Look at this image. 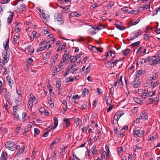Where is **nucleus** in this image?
<instances>
[{
    "mask_svg": "<svg viewBox=\"0 0 160 160\" xmlns=\"http://www.w3.org/2000/svg\"><path fill=\"white\" fill-rule=\"evenodd\" d=\"M2 57L3 59L2 62L0 61V62L1 63V65L2 67L5 64L7 63L8 61L9 58V55L7 53V52L6 50H3L2 53Z\"/></svg>",
    "mask_w": 160,
    "mask_h": 160,
    "instance_id": "f257e3e1",
    "label": "nucleus"
},
{
    "mask_svg": "<svg viewBox=\"0 0 160 160\" xmlns=\"http://www.w3.org/2000/svg\"><path fill=\"white\" fill-rule=\"evenodd\" d=\"M54 17L56 20V22L57 21L58 24L59 25L63 24L64 20L62 17V15L59 13H56L54 15Z\"/></svg>",
    "mask_w": 160,
    "mask_h": 160,
    "instance_id": "f03ea898",
    "label": "nucleus"
},
{
    "mask_svg": "<svg viewBox=\"0 0 160 160\" xmlns=\"http://www.w3.org/2000/svg\"><path fill=\"white\" fill-rule=\"evenodd\" d=\"M43 22L44 23H47L48 22L50 19L49 14L47 11L44 10L42 11L41 14Z\"/></svg>",
    "mask_w": 160,
    "mask_h": 160,
    "instance_id": "7ed1b4c3",
    "label": "nucleus"
},
{
    "mask_svg": "<svg viewBox=\"0 0 160 160\" xmlns=\"http://www.w3.org/2000/svg\"><path fill=\"white\" fill-rule=\"evenodd\" d=\"M30 96H31V98L28 99V109L31 110L33 106V103H37V99H36V98L33 96L32 97L31 95H30Z\"/></svg>",
    "mask_w": 160,
    "mask_h": 160,
    "instance_id": "20e7f679",
    "label": "nucleus"
},
{
    "mask_svg": "<svg viewBox=\"0 0 160 160\" xmlns=\"http://www.w3.org/2000/svg\"><path fill=\"white\" fill-rule=\"evenodd\" d=\"M133 133L134 137H141L143 136L144 131L143 130L135 129L133 130Z\"/></svg>",
    "mask_w": 160,
    "mask_h": 160,
    "instance_id": "39448f33",
    "label": "nucleus"
},
{
    "mask_svg": "<svg viewBox=\"0 0 160 160\" xmlns=\"http://www.w3.org/2000/svg\"><path fill=\"white\" fill-rule=\"evenodd\" d=\"M5 147L11 151H14L15 148V144L13 142L8 141L5 144Z\"/></svg>",
    "mask_w": 160,
    "mask_h": 160,
    "instance_id": "423d86ee",
    "label": "nucleus"
},
{
    "mask_svg": "<svg viewBox=\"0 0 160 160\" xmlns=\"http://www.w3.org/2000/svg\"><path fill=\"white\" fill-rule=\"evenodd\" d=\"M153 57V59H152V62L150 64L152 65L155 66L156 64H158L160 63V57H158L157 56H152Z\"/></svg>",
    "mask_w": 160,
    "mask_h": 160,
    "instance_id": "0eeeda50",
    "label": "nucleus"
},
{
    "mask_svg": "<svg viewBox=\"0 0 160 160\" xmlns=\"http://www.w3.org/2000/svg\"><path fill=\"white\" fill-rule=\"evenodd\" d=\"M135 34L134 35V36L133 37H131L129 39H128L129 41L132 40L134 39L135 38H137L138 36H140L142 34V32L141 30L139 29L136 31L135 32Z\"/></svg>",
    "mask_w": 160,
    "mask_h": 160,
    "instance_id": "6e6552de",
    "label": "nucleus"
},
{
    "mask_svg": "<svg viewBox=\"0 0 160 160\" xmlns=\"http://www.w3.org/2000/svg\"><path fill=\"white\" fill-rule=\"evenodd\" d=\"M134 81L131 82V85L134 88H138L139 86V83H137V84H135V82H138V78L137 77H135L134 78Z\"/></svg>",
    "mask_w": 160,
    "mask_h": 160,
    "instance_id": "1a4fd4ad",
    "label": "nucleus"
},
{
    "mask_svg": "<svg viewBox=\"0 0 160 160\" xmlns=\"http://www.w3.org/2000/svg\"><path fill=\"white\" fill-rule=\"evenodd\" d=\"M138 93H141V94L142 93V94L140 95V96L143 98H145L146 97H148V92L147 91L146 92V91H142V90H139Z\"/></svg>",
    "mask_w": 160,
    "mask_h": 160,
    "instance_id": "9d476101",
    "label": "nucleus"
},
{
    "mask_svg": "<svg viewBox=\"0 0 160 160\" xmlns=\"http://www.w3.org/2000/svg\"><path fill=\"white\" fill-rule=\"evenodd\" d=\"M8 154L5 151H3L0 157V160H7Z\"/></svg>",
    "mask_w": 160,
    "mask_h": 160,
    "instance_id": "9b49d317",
    "label": "nucleus"
},
{
    "mask_svg": "<svg viewBox=\"0 0 160 160\" xmlns=\"http://www.w3.org/2000/svg\"><path fill=\"white\" fill-rule=\"evenodd\" d=\"M159 100L158 98L157 97L149 98L148 101V104H151L154 102H157Z\"/></svg>",
    "mask_w": 160,
    "mask_h": 160,
    "instance_id": "f8f14e48",
    "label": "nucleus"
},
{
    "mask_svg": "<svg viewBox=\"0 0 160 160\" xmlns=\"http://www.w3.org/2000/svg\"><path fill=\"white\" fill-rule=\"evenodd\" d=\"M148 119V117L145 112H142L140 115L138 119L147 120Z\"/></svg>",
    "mask_w": 160,
    "mask_h": 160,
    "instance_id": "ddd939ff",
    "label": "nucleus"
},
{
    "mask_svg": "<svg viewBox=\"0 0 160 160\" xmlns=\"http://www.w3.org/2000/svg\"><path fill=\"white\" fill-rule=\"evenodd\" d=\"M72 57V56L71 55H69L66 53H64L63 55V59H62L63 62H66L68 59L71 58Z\"/></svg>",
    "mask_w": 160,
    "mask_h": 160,
    "instance_id": "4468645a",
    "label": "nucleus"
},
{
    "mask_svg": "<svg viewBox=\"0 0 160 160\" xmlns=\"http://www.w3.org/2000/svg\"><path fill=\"white\" fill-rule=\"evenodd\" d=\"M6 79L8 82V84L10 87V88H12V85L13 83V81L11 79V78L9 76L6 77Z\"/></svg>",
    "mask_w": 160,
    "mask_h": 160,
    "instance_id": "2eb2a0df",
    "label": "nucleus"
},
{
    "mask_svg": "<svg viewBox=\"0 0 160 160\" xmlns=\"http://www.w3.org/2000/svg\"><path fill=\"white\" fill-rule=\"evenodd\" d=\"M13 13L12 12H11L8 18V22L9 24H10L12 22Z\"/></svg>",
    "mask_w": 160,
    "mask_h": 160,
    "instance_id": "dca6fc26",
    "label": "nucleus"
},
{
    "mask_svg": "<svg viewBox=\"0 0 160 160\" xmlns=\"http://www.w3.org/2000/svg\"><path fill=\"white\" fill-rule=\"evenodd\" d=\"M60 141V139L59 138H57L54 140L53 142L51 143L50 146V148L51 149H52V148L53 147L54 144L56 143H57L58 142H59Z\"/></svg>",
    "mask_w": 160,
    "mask_h": 160,
    "instance_id": "f3484780",
    "label": "nucleus"
},
{
    "mask_svg": "<svg viewBox=\"0 0 160 160\" xmlns=\"http://www.w3.org/2000/svg\"><path fill=\"white\" fill-rule=\"evenodd\" d=\"M153 59V57L152 56L148 57L147 58L145 59H143L142 60L145 63H147L149 61H150V62H152V59Z\"/></svg>",
    "mask_w": 160,
    "mask_h": 160,
    "instance_id": "a211bd4d",
    "label": "nucleus"
},
{
    "mask_svg": "<svg viewBox=\"0 0 160 160\" xmlns=\"http://www.w3.org/2000/svg\"><path fill=\"white\" fill-rule=\"evenodd\" d=\"M134 101L136 103L142 104L143 103L141 101L140 99L138 98L137 97H134L133 98Z\"/></svg>",
    "mask_w": 160,
    "mask_h": 160,
    "instance_id": "6ab92c4d",
    "label": "nucleus"
},
{
    "mask_svg": "<svg viewBox=\"0 0 160 160\" xmlns=\"http://www.w3.org/2000/svg\"><path fill=\"white\" fill-rule=\"evenodd\" d=\"M89 92V90L88 89L86 88H84L82 92V95L83 97H85L86 94H88Z\"/></svg>",
    "mask_w": 160,
    "mask_h": 160,
    "instance_id": "aec40b11",
    "label": "nucleus"
},
{
    "mask_svg": "<svg viewBox=\"0 0 160 160\" xmlns=\"http://www.w3.org/2000/svg\"><path fill=\"white\" fill-rule=\"evenodd\" d=\"M80 15H81V14H80L79 13H78L77 12H73L70 14V16H71L72 17H79Z\"/></svg>",
    "mask_w": 160,
    "mask_h": 160,
    "instance_id": "412c9836",
    "label": "nucleus"
},
{
    "mask_svg": "<svg viewBox=\"0 0 160 160\" xmlns=\"http://www.w3.org/2000/svg\"><path fill=\"white\" fill-rule=\"evenodd\" d=\"M2 74L4 75L8 74L9 73L8 69L6 68L5 67L2 69Z\"/></svg>",
    "mask_w": 160,
    "mask_h": 160,
    "instance_id": "4be33fe9",
    "label": "nucleus"
},
{
    "mask_svg": "<svg viewBox=\"0 0 160 160\" xmlns=\"http://www.w3.org/2000/svg\"><path fill=\"white\" fill-rule=\"evenodd\" d=\"M147 83H149L150 84V88L152 89L154 88L158 85V83L157 82H155L152 83V82L150 81H148Z\"/></svg>",
    "mask_w": 160,
    "mask_h": 160,
    "instance_id": "5701e85b",
    "label": "nucleus"
},
{
    "mask_svg": "<svg viewBox=\"0 0 160 160\" xmlns=\"http://www.w3.org/2000/svg\"><path fill=\"white\" fill-rule=\"evenodd\" d=\"M54 127L52 129V130L55 129L57 127L58 124V120L57 118H55L54 119Z\"/></svg>",
    "mask_w": 160,
    "mask_h": 160,
    "instance_id": "b1692460",
    "label": "nucleus"
},
{
    "mask_svg": "<svg viewBox=\"0 0 160 160\" xmlns=\"http://www.w3.org/2000/svg\"><path fill=\"white\" fill-rule=\"evenodd\" d=\"M76 79V77H73V78H72L71 77H69L68 78L66 79V82L68 83L69 82H72L74 79Z\"/></svg>",
    "mask_w": 160,
    "mask_h": 160,
    "instance_id": "393cba45",
    "label": "nucleus"
},
{
    "mask_svg": "<svg viewBox=\"0 0 160 160\" xmlns=\"http://www.w3.org/2000/svg\"><path fill=\"white\" fill-rule=\"evenodd\" d=\"M147 91L148 92V95L149 97H152L153 96H154L155 94L156 93V91H150L148 92V90H147Z\"/></svg>",
    "mask_w": 160,
    "mask_h": 160,
    "instance_id": "a878e982",
    "label": "nucleus"
},
{
    "mask_svg": "<svg viewBox=\"0 0 160 160\" xmlns=\"http://www.w3.org/2000/svg\"><path fill=\"white\" fill-rule=\"evenodd\" d=\"M150 35V33L149 32H146L144 34L143 38L146 40H147L149 39V36Z\"/></svg>",
    "mask_w": 160,
    "mask_h": 160,
    "instance_id": "bb28decb",
    "label": "nucleus"
},
{
    "mask_svg": "<svg viewBox=\"0 0 160 160\" xmlns=\"http://www.w3.org/2000/svg\"><path fill=\"white\" fill-rule=\"evenodd\" d=\"M18 8L19 11L21 12H22L25 9V5L23 4L20 5L19 6Z\"/></svg>",
    "mask_w": 160,
    "mask_h": 160,
    "instance_id": "cd10ccee",
    "label": "nucleus"
},
{
    "mask_svg": "<svg viewBox=\"0 0 160 160\" xmlns=\"http://www.w3.org/2000/svg\"><path fill=\"white\" fill-rule=\"evenodd\" d=\"M115 2L111 1L109 4L107 6V9H109L111 8L114 4Z\"/></svg>",
    "mask_w": 160,
    "mask_h": 160,
    "instance_id": "c85d7f7f",
    "label": "nucleus"
},
{
    "mask_svg": "<svg viewBox=\"0 0 160 160\" xmlns=\"http://www.w3.org/2000/svg\"><path fill=\"white\" fill-rule=\"evenodd\" d=\"M90 48L91 49V50L92 52L95 53L97 52V48L92 45H90Z\"/></svg>",
    "mask_w": 160,
    "mask_h": 160,
    "instance_id": "c756f323",
    "label": "nucleus"
},
{
    "mask_svg": "<svg viewBox=\"0 0 160 160\" xmlns=\"http://www.w3.org/2000/svg\"><path fill=\"white\" fill-rule=\"evenodd\" d=\"M158 76V75L157 73H155L153 75V76L152 77H150L149 78V81H152L154 80L157 78V77ZM149 81V80H148Z\"/></svg>",
    "mask_w": 160,
    "mask_h": 160,
    "instance_id": "7c9ffc66",
    "label": "nucleus"
},
{
    "mask_svg": "<svg viewBox=\"0 0 160 160\" xmlns=\"http://www.w3.org/2000/svg\"><path fill=\"white\" fill-rule=\"evenodd\" d=\"M22 125L20 124H19L18 125V126L17 127V128L16 129L15 133L17 134L19 132V131L20 130V129L21 128Z\"/></svg>",
    "mask_w": 160,
    "mask_h": 160,
    "instance_id": "2f4dec72",
    "label": "nucleus"
},
{
    "mask_svg": "<svg viewBox=\"0 0 160 160\" xmlns=\"http://www.w3.org/2000/svg\"><path fill=\"white\" fill-rule=\"evenodd\" d=\"M115 25L117 28L119 29V30H123L125 29L123 27L120 25H119L118 24H115Z\"/></svg>",
    "mask_w": 160,
    "mask_h": 160,
    "instance_id": "473e14b6",
    "label": "nucleus"
},
{
    "mask_svg": "<svg viewBox=\"0 0 160 160\" xmlns=\"http://www.w3.org/2000/svg\"><path fill=\"white\" fill-rule=\"evenodd\" d=\"M120 117L119 115V112H116L115 115H114V118L115 119L117 120L118 121L119 119L120 118Z\"/></svg>",
    "mask_w": 160,
    "mask_h": 160,
    "instance_id": "72a5a7b5",
    "label": "nucleus"
},
{
    "mask_svg": "<svg viewBox=\"0 0 160 160\" xmlns=\"http://www.w3.org/2000/svg\"><path fill=\"white\" fill-rule=\"evenodd\" d=\"M25 148V147L24 146H23L20 149L18 152H17L16 154L17 155H20V154H22V152L24 151V149Z\"/></svg>",
    "mask_w": 160,
    "mask_h": 160,
    "instance_id": "f704fd0d",
    "label": "nucleus"
},
{
    "mask_svg": "<svg viewBox=\"0 0 160 160\" xmlns=\"http://www.w3.org/2000/svg\"><path fill=\"white\" fill-rule=\"evenodd\" d=\"M131 50L130 49L128 48H127L125 51H124L122 53L123 54H124V56H126L128 55L130 52Z\"/></svg>",
    "mask_w": 160,
    "mask_h": 160,
    "instance_id": "c9c22d12",
    "label": "nucleus"
},
{
    "mask_svg": "<svg viewBox=\"0 0 160 160\" xmlns=\"http://www.w3.org/2000/svg\"><path fill=\"white\" fill-rule=\"evenodd\" d=\"M106 155V152L105 151L102 152L101 153V158L102 160H105V156Z\"/></svg>",
    "mask_w": 160,
    "mask_h": 160,
    "instance_id": "e433bc0d",
    "label": "nucleus"
},
{
    "mask_svg": "<svg viewBox=\"0 0 160 160\" xmlns=\"http://www.w3.org/2000/svg\"><path fill=\"white\" fill-rule=\"evenodd\" d=\"M19 37L17 35L14 36L13 41L14 42V44L17 43V41L19 39Z\"/></svg>",
    "mask_w": 160,
    "mask_h": 160,
    "instance_id": "4c0bfd02",
    "label": "nucleus"
},
{
    "mask_svg": "<svg viewBox=\"0 0 160 160\" xmlns=\"http://www.w3.org/2000/svg\"><path fill=\"white\" fill-rule=\"evenodd\" d=\"M80 108L83 109H86L87 108V103L86 102L83 103L82 105L80 106Z\"/></svg>",
    "mask_w": 160,
    "mask_h": 160,
    "instance_id": "58836bf2",
    "label": "nucleus"
},
{
    "mask_svg": "<svg viewBox=\"0 0 160 160\" xmlns=\"http://www.w3.org/2000/svg\"><path fill=\"white\" fill-rule=\"evenodd\" d=\"M105 66L108 68H110L112 67L111 62H108L105 63Z\"/></svg>",
    "mask_w": 160,
    "mask_h": 160,
    "instance_id": "ea45409f",
    "label": "nucleus"
},
{
    "mask_svg": "<svg viewBox=\"0 0 160 160\" xmlns=\"http://www.w3.org/2000/svg\"><path fill=\"white\" fill-rule=\"evenodd\" d=\"M140 43V42L138 41L132 43L131 45V46L132 47H134L138 46L139 45Z\"/></svg>",
    "mask_w": 160,
    "mask_h": 160,
    "instance_id": "a19ab883",
    "label": "nucleus"
},
{
    "mask_svg": "<svg viewBox=\"0 0 160 160\" xmlns=\"http://www.w3.org/2000/svg\"><path fill=\"white\" fill-rule=\"evenodd\" d=\"M122 9L123 11L125 12H126L127 13H129L130 12V10L131 9L130 8L128 9V8L127 7L123 8Z\"/></svg>",
    "mask_w": 160,
    "mask_h": 160,
    "instance_id": "79ce46f5",
    "label": "nucleus"
},
{
    "mask_svg": "<svg viewBox=\"0 0 160 160\" xmlns=\"http://www.w3.org/2000/svg\"><path fill=\"white\" fill-rule=\"evenodd\" d=\"M143 74V72L142 70H138V71H137V72H136V77H137V76H140L142 75Z\"/></svg>",
    "mask_w": 160,
    "mask_h": 160,
    "instance_id": "37998d69",
    "label": "nucleus"
},
{
    "mask_svg": "<svg viewBox=\"0 0 160 160\" xmlns=\"http://www.w3.org/2000/svg\"><path fill=\"white\" fill-rule=\"evenodd\" d=\"M59 71L60 70H58L57 68H55V70H54L53 72L52 73V76H55V74H57Z\"/></svg>",
    "mask_w": 160,
    "mask_h": 160,
    "instance_id": "c03bdc74",
    "label": "nucleus"
},
{
    "mask_svg": "<svg viewBox=\"0 0 160 160\" xmlns=\"http://www.w3.org/2000/svg\"><path fill=\"white\" fill-rule=\"evenodd\" d=\"M81 122V120L79 118H77L74 119V122L77 124L78 125H79Z\"/></svg>",
    "mask_w": 160,
    "mask_h": 160,
    "instance_id": "a18cd8bd",
    "label": "nucleus"
},
{
    "mask_svg": "<svg viewBox=\"0 0 160 160\" xmlns=\"http://www.w3.org/2000/svg\"><path fill=\"white\" fill-rule=\"evenodd\" d=\"M160 10V7H159L158 8H156L155 10V12L153 13L152 16H154L157 14L158 12Z\"/></svg>",
    "mask_w": 160,
    "mask_h": 160,
    "instance_id": "49530a36",
    "label": "nucleus"
},
{
    "mask_svg": "<svg viewBox=\"0 0 160 160\" xmlns=\"http://www.w3.org/2000/svg\"><path fill=\"white\" fill-rule=\"evenodd\" d=\"M56 88L58 89V90H60V87H61V82L59 81L58 82L56 83Z\"/></svg>",
    "mask_w": 160,
    "mask_h": 160,
    "instance_id": "de8ad7c7",
    "label": "nucleus"
},
{
    "mask_svg": "<svg viewBox=\"0 0 160 160\" xmlns=\"http://www.w3.org/2000/svg\"><path fill=\"white\" fill-rule=\"evenodd\" d=\"M50 55L51 52H48L45 55V56L44 57V58H45V59L48 58L49 57Z\"/></svg>",
    "mask_w": 160,
    "mask_h": 160,
    "instance_id": "09e8293b",
    "label": "nucleus"
},
{
    "mask_svg": "<svg viewBox=\"0 0 160 160\" xmlns=\"http://www.w3.org/2000/svg\"><path fill=\"white\" fill-rule=\"evenodd\" d=\"M13 115H14L17 120H18L19 119V116L16 111H13Z\"/></svg>",
    "mask_w": 160,
    "mask_h": 160,
    "instance_id": "8fccbe9b",
    "label": "nucleus"
},
{
    "mask_svg": "<svg viewBox=\"0 0 160 160\" xmlns=\"http://www.w3.org/2000/svg\"><path fill=\"white\" fill-rule=\"evenodd\" d=\"M34 136H36V135L38 134L39 133L40 131L39 129L37 128H35L34 129Z\"/></svg>",
    "mask_w": 160,
    "mask_h": 160,
    "instance_id": "3c124183",
    "label": "nucleus"
},
{
    "mask_svg": "<svg viewBox=\"0 0 160 160\" xmlns=\"http://www.w3.org/2000/svg\"><path fill=\"white\" fill-rule=\"evenodd\" d=\"M109 53L110 55L112 57V58H114L115 57V54L112 51H110L109 52Z\"/></svg>",
    "mask_w": 160,
    "mask_h": 160,
    "instance_id": "603ef678",
    "label": "nucleus"
},
{
    "mask_svg": "<svg viewBox=\"0 0 160 160\" xmlns=\"http://www.w3.org/2000/svg\"><path fill=\"white\" fill-rule=\"evenodd\" d=\"M33 61V60L31 58H29L27 60V62L29 64H30Z\"/></svg>",
    "mask_w": 160,
    "mask_h": 160,
    "instance_id": "864d4df0",
    "label": "nucleus"
},
{
    "mask_svg": "<svg viewBox=\"0 0 160 160\" xmlns=\"http://www.w3.org/2000/svg\"><path fill=\"white\" fill-rule=\"evenodd\" d=\"M73 58L71 60V62L72 63H74L77 60V59H76L74 57H73Z\"/></svg>",
    "mask_w": 160,
    "mask_h": 160,
    "instance_id": "5fc2aeb1",
    "label": "nucleus"
},
{
    "mask_svg": "<svg viewBox=\"0 0 160 160\" xmlns=\"http://www.w3.org/2000/svg\"><path fill=\"white\" fill-rule=\"evenodd\" d=\"M66 46V43H64L61 48L60 50L62 51L64 49H65Z\"/></svg>",
    "mask_w": 160,
    "mask_h": 160,
    "instance_id": "6e6d98bb",
    "label": "nucleus"
},
{
    "mask_svg": "<svg viewBox=\"0 0 160 160\" xmlns=\"http://www.w3.org/2000/svg\"><path fill=\"white\" fill-rule=\"evenodd\" d=\"M140 20L138 19L136 21L134 22L131 25L133 26L138 24L140 21Z\"/></svg>",
    "mask_w": 160,
    "mask_h": 160,
    "instance_id": "4d7b16f0",
    "label": "nucleus"
},
{
    "mask_svg": "<svg viewBox=\"0 0 160 160\" xmlns=\"http://www.w3.org/2000/svg\"><path fill=\"white\" fill-rule=\"evenodd\" d=\"M143 48V47L142 46L140 47L138 49H137V53H138L139 52H141L142 53V49Z\"/></svg>",
    "mask_w": 160,
    "mask_h": 160,
    "instance_id": "13d9d810",
    "label": "nucleus"
},
{
    "mask_svg": "<svg viewBox=\"0 0 160 160\" xmlns=\"http://www.w3.org/2000/svg\"><path fill=\"white\" fill-rule=\"evenodd\" d=\"M44 47H40L39 49L37 50V52H39L42 51L43 50H44Z\"/></svg>",
    "mask_w": 160,
    "mask_h": 160,
    "instance_id": "bf43d9fd",
    "label": "nucleus"
},
{
    "mask_svg": "<svg viewBox=\"0 0 160 160\" xmlns=\"http://www.w3.org/2000/svg\"><path fill=\"white\" fill-rule=\"evenodd\" d=\"M79 98V96L78 94H77L73 96L72 98V99L73 100H77L78 98Z\"/></svg>",
    "mask_w": 160,
    "mask_h": 160,
    "instance_id": "052dcab7",
    "label": "nucleus"
},
{
    "mask_svg": "<svg viewBox=\"0 0 160 160\" xmlns=\"http://www.w3.org/2000/svg\"><path fill=\"white\" fill-rule=\"evenodd\" d=\"M113 106H112L111 104H110L109 107L107 109V112H108L109 111H110L112 109V108H113Z\"/></svg>",
    "mask_w": 160,
    "mask_h": 160,
    "instance_id": "680f3d73",
    "label": "nucleus"
},
{
    "mask_svg": "<svg viewBox=\"0 0 160 160\" xmlns=\"http://www.w3.org/2000/svg\"><path fill=\"white\" fill-rule=\"evenodd\" d=\"M63 110L62 111V112H63V113H64L67 111V106H63Z\"/></svg>",
    "mask_w": 160,
    "mask_h": 160,
    "instance_id": "e2e57ef3",
    "label": "nucleus"
},
{
    "mask_svg": "<svg viewBox=\"0 0 160 160\" xmlns=\"http://www.w3.org/2000/svg\"><path fill=\"white\" fill-rule=\"evenodd\" d=\"M150 8V4L148 5H144L142 8L144 9H147Z\"/></svg>",
    "mask_w": 160,
    "mask_h": 160,
    "instance_id": "0e129e2a",
    "label": "nucleus"
},
{
    "mask_svg": "<svg viewBox=\"0 0 160 160\" xmlns=\"http://www.w3.org/2000/svg\"><path fill=\"white\" fill-rule=\"evenodd\" d=\"M37 33V32L36 31H34L33 32H32V34H31V36L32 37H36Z\"/></svg>",
    "mask_w": 160,
    "mask_h": 160,
    "instance_id": "69168bd1",
    "label": "nucleus"
},
{
    "mask_svg": "<svg viewBox=\"0 0 160 160\" xmlns=\"http://www.w3.org/2000/svg\"><path fill=\"white\" fill-rule=\"evenodd\" d=\"M98 6V4L96 3H94L92 6V9H94L96 8Z\"/></svg>",
    "mask_w": 160,
    "mask_h": 160,
    "instance_id": "338daca9",
    "label": "nucleus"
},
{
    "mask_svg": "<svg viewBox=\"0 0 160 160\" xmlns=\"http://www.w3.org/2000/svg\"><path fill=\"white\" fill-rule=\"evenodd\" d=\"M73 157L74 158V160H80L79 158H78V157H77L76 155L75 154L74 155H73Z\"/></svg>",
    "mask_w": 160,
    "mask_h": 160,
    "instance_id": "774afa93",
    "label": "nucleus"
}]
</instances>
